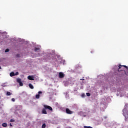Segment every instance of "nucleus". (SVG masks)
Wrapping results in <instances>:
<instances>
[{
  "label": "nucleus",
  "instance_id": "4468645a",
  "mask_svg": "<svg viewBox=\"0 0 128 128\" xmlns=\"http://www.w3.org/2000/svg\"><path fill=\"white\" fill-rule=\"evenodd\" d=\"M10 52V49L7 48L6 50H5V52Z\"/></svg>",
  "mask_w": 128,
  "mask_h": 128
},
{
  "label": "nucleus",
  "instance_id": "6e6552de",
  "mask_svg": "<svg viewBox=\"0 0 128 128\" xmlns=\"http://www.w3.org/2000/svg\"><path fill=\"white\" fill-rule=\"evenodd\" d=\"M16 76V74H14V72H10V76L11 77L12 76Z\"/></svg>",
  "mask_w": 128,
  "mask_h": 128
},
{
  "label": "nucleus",
  "instance_id": "2eb2a0df",
  "mask_svg": "<svg viewBox=\"0 0 128 128\" xmlns=\"http://www.w3.org/2000/svg\"><path fill=\"white\" fill-rule=\"evenodd\" d=\"M15 122V120H13V119H11L10 120V122Z\"/></svg>",
  "mask_w": 128,
  "mask_h": 128
},
{
  "label": "nucleus",
  "instance_id": "ddd939ff",
  "mask_svg": "<svg viewBox=\"0 0 128 128\" xmlns=\"http://www.w3.org/2000/svg\"><path fill=\"white\" fill-rule=\"evenodd\" d=\"M17 82H18V83H20V82H22V80H21V79H18V80H17Z\"/></svg>",
  "mask_w": 128,
  "mask_h": 128
},
{
  "label": "nucleus",
  "instance_id": "6ab92c4d",
  "mask_svg": "<svg viewBox=\"0 0 128 128\" xmlns=\"http://www.w3.org/2000/svg\"><path fill=\"white\" fill-rule=\"evenodd\" d=\"M15 76H17L19 74V73L18 72H16V74H14Z\"/></svg>",
  "mask_w": 128,
  "mask_h": 128
},
{
  "label": "nucleus",
  "instance_id": "20e7f679",
  "mask_svg": "<svg viewBox=\"0 0 128 128\" xmlns=\"http://www.w3.org/2000/svg\"><path fill=\"white\" fill-rule=\"evenodd\" d=\"M66 113L68 114H73V112L70 110V109L68 108H66Z\"/></svg>",
  "mask_w": 128,
  "mask_h": 128
},
{
  "label": "nucleus",
  "instance_id": "f03ea898",
  "mask_svg": "<svg viewBox=\"0 0 128 128\" xmlns=\"http://www.w3.org/2000/svg\"><path fill=\"white\" fill-rule=\"evenodd\" d=\"M118 67H119V68H118V72H121V71L123 70L124 68H122V70H120L122 67L126 68L128 70V67L127 66H121V65H120L118 66Z\"/></svg>",
  "mask_w": 128,
  "mask_h": 128
},
{
  "label": "nucleus",
  "instance_id": "5701e85b",
  "mask_svg": "<svg viewBox=\"0 0 128 128\" xmlns=\"http://www.w3.org/2000/svg\"><path fill=\"white\" fill-rule=\"evenodd\" d=\"M0 70H2V67L0 66Z\"/></svg>",
  "mask_w": 128,
  "mask_h": 128
},
{
  "label": "nucleus",
  "instance_id": "f257e3e1",
  "mask_svg": "<svg viewBox=\"0 0 128 128\" xmlns=\"http://www.w3.org/2000/svg\"><path fill=\"white\" fill-rule=\"evenodd\" d=\"M44 108L42 109V114H48V112H46V109H48L49 110L52 111V108L50 106L44 105Z\"/></svg>",
  "mask_w": 128,
  "mask_h": 128
},
{
  "label": "nucleus",
  "instance_id": "423d86ee",
  "mask_svg": "<svg viewBox=\"0 0 128 128\" xmlns=\"http://www.w3.org/2000/svg\"><path fill=\"white\" fill-rule=\"evenodd\" d=\"M38 94H36V98H37V99H39L40 98V94H42V92L41 91H40L39 92H38Z\"/></svg>",
  "mask_w": 128,
  "mask_h": 128
},
{
  "label": "nucleus",
  "instance_id": "0eeeda50",
  "mask_svg": "<svg viewBox=\"0 0 128 128\" xmlns=\"http://www.w3.org/2000/svg\"><path fill=\"white\" fill-rule=\"evenodd\" d=\"M29 88H31L32 90H34V86H33V85L31 84H29Z\"/></svg>",
  "mask_w": 128,
  "mask_h": 128
},
{
  "label": "nucleus",
  "instance_id": "39448f33",
  "mask_svg": "<svg viewBox=\"0 0 128 128\" xmlns=\"http://www.w3.org/2000/svg\"><path fill=\"white\" fill-rule=\"evenodd\" d=\"M28 80H34V77L33 76H28V77L27 78Z\"/></svg>",
  "mask_w": 128,
  "mask_h": 128
},
{
  "label": "nucleus",
  "instance_id": "a211bd4d",
  "mask_svg": "<svg viewBox=\"0 0 128 128\" xmlns=\"http://www.w3.org/2000/svg\"><path fill=\"white\" fill-rule=\"evenodd\" d=\"M84 128H92V126H84Z\"/></svg>",
  "mask_w": 128,
  "mask_h": 128
},
{
  "label": "nucleus",
  "instance_id": "aec40b11",
  "mask_svg": "<svg viewBox=\"0 0 128 128\" xmlns=\"http://www.w3.org/2000/svg\"><path fill=\"white\" fill-rule=\"evenodd\" d=\"M16 56L17 58H20V54H17V55H16Z\"/></svg>",
  "mask_w": 128,
  "mask_h": 128
},
{
  "label": "nucleus",
  "instance_id": "f8f14e48",
  "mask_svg": "<svg viewBox=\"0 0 128 128\" xmlns=\"http://www.w3.org/2000/svg\"><path fill=\"white\" fill-rule=\"evenodd\" d=\"M10 95H11L10 92H6V96H10Z\"/></svg>",
  "mask_w": 128,
  "mask_h": 128
},
{
  "label": "nucleus",
  "instance_id": "1a4fd4ad",
  "mask_svg": "<svg viewBox=\"0 0 128 128\" xmlns=\"http://www.w3.org/2000/svg\"><path fill=\"white\" fill-rule=\"evenodd\" d=\"M40 49L39 48H34V52H36L38 50H40Z\"/></svg>",
  "mask_w": 128,
  "mask_h": 128
},
{
  "label": "nucleus",
  "instance_id": "7ed1b4c3",
  "mask_svg": "<svg viewBox=\"0 0 128 128\" xmlns=\"http://www.w3.org/2000/svg\"><path fill=\"white\" fill-rule=\"evenodd\" d=\"M64 77H65V74H64L63 72H60L59 73V78H64Z\"/></svg>",
  "mask_w": 128,
  "mask_h": 128
},
{
  "label": "nucleus",
  "instance_id": "f3484780",
  "mask_svg": "<svg viewBox=\"0 0 128 128\" xmlns=\"http://www.w3.org/2000/svg\"><path fill=\"white\" fill-rule=\"evenodd\" d=\"M86 95L87 96H90V93H86Z\"/></svg>",
  "mask_w": 128,
  "mask_h": 128
},
{
  "label": "nucleus",
  "instance_id": "412c9836",
  "mask_svg": "<svg viewBox=\"0 0 128 128\" xmlns=\"http://www.w3.org/2000/svg\"><path fill=\"white\" fill-rule=\"evenodd\" d=\"M12 101L13 102H15V99H14V98H12Z\"/></svg>",
  "mask_w": 128,
  "mask_h": 128
},
{
  "label": "nucleus",
  "instance_id": "dca6fc26",
  "mask_svg": "<svg viewBox=\"0 0 128 128\" xmlns=\"http://www.w3.org/2000/svg\"><path fill=\"white\" fill-rule=\"evenodd\" d=\"M19 84H20V86H24V84H23V83L22 82H19Z\"/></svg>",
  "mask_w": 128,
  "mask_h": 128
},
{
  "label": "nucleus",
  "instance_id": "9b49d317",
  "mask_svg": "<svg viewBox=\"0 0 128 128\" xmlns=\"http://www.w3.org/2000/svg\"><path fill=\"white\" fill-rule=\"evenodd\" d=\"M46 123H44V124H42V128H46Z\"/></svg>",
  "mask_w": 128,
  "mask_h": 128
},
{
  "label": "nucleus",
  "instance_id": "9d476101",
  "mask_svg": "<svg viewBox=\"0 0 128 128\" xmlns=\"http://www.w3.org/2000/svg\"><path fill=\"white\" fill-rule=\"evenodd\" d=\"M2 126L4 128H6V126H8V124H6V123H2Z\"/></svg>",
  "mask_w": 128,
  "mask_h": 128
},
{
  "label": "nucleus",
  "instance_id": "4be33fe9",
  "mask_svg": "<svg viewBox=\"0 0 128 128\" xmlns=\"http://www.w3.org/2000/svg\"><path fill=\"white\" fill-rule=\"evenodd\" d=\"M10 126H12V125L11 124V123H10Z\"/></svg>",
  "mask_w": 128,
  "mask_h": 128
}]
</instances>
